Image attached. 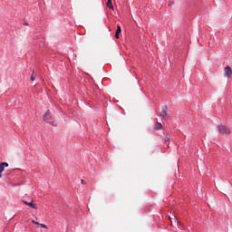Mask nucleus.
<instances>
[{"mask_svg": "<svg viewBox=\"0 0 232 232\" xmlns=\"http://www.w3.org/2000/svg\"><path fill=\"white\" fill-rule=\"evenodd\" d=\"M31 81H35V76H34V73L31 75Z\"/></svg>", "mask_w": 232, "mask_h": 232, "instance_id": "ddd939ff", "label": "nucleus"}, {"mask_svg": "<svg viewBox=\"0 0 232 232\" xmlns=\"http://www.w3.org/2000/svg\"><path fill=\"white\" fill-rule=\"evenodd\" d=\"M159 130H162V123L156 122L153 127L154 131H159Z\"/></svg>", "mask_w": 232, "mask_h": 232, "instance_id": "423d86ee", "label": "nucleus"}, {"mask_svg": "<svg viewBox=\"0 0 232 232\" xmlns=\"http://www.w3.org/2000/svg\"><path fill=\"white\" fill-rule=\"evenodd\" d=\"M224 75L227 79H231L232 69L228 65L224 68Z\"/></svg>", "mask_w": 232, "mask_h": 232, "instance_id": "7ed1b4c3", "label": "nucleus"}, {"mask_svg": "<svg viewBox=\"0 0 232 232\" xmlns=\"http://www.w3.org/2000/svg\"><path fill=\"white\" fill-rule=\"evenodd\" d=\"M121 32H122V30L121 29V25H117V30L115 33L116 39H119V35H121Z\"/></svg>", "mask_w": 232, "mask_h": 232, "instance_id": "6e6552de", "label": "nucleus"}, {"mask_svg": "<svg viewBox=\"0 0 232 232\" xmlns=\"http://www.w3.org/2000/svg\"><path fill=\"white\" fill-rule=\"evenodd\" d=\"M82 184H86V181L84 179H81Z\"/></svg>", "mask_w": 232, "mask_h": 232, "instance_id": "4468645a", "label": "nucleus"}, {"mask_svg": "<svg viewBox=\"0 0 232 232\" xmlns=\"http://www.w3.org/2000/svg\"><path fill=\"white\" fill-rule=\"evenodd\" d=\"M160 116L162 117V119H166L168 117V106H165L161 112L160 113Z\"/></svg>", "mask_w": 232, "mask_h": 232, "instance_id": "39448f33", "label": "nucleus"}, {"mask_svg": "<svg viewBox=\"0 0 232 232\" xmlns=\"http://www.w3.org/2000/svg\"><path fill=\"white\" fill-rule=\"evenodd\" d=\"M44 121L45 122H48L49 124H52V126H57L55 124V121H52V113H50V111H47L44 115Z\"/></svg>", "mask_w": 232, "mask_h": 232, "instance_id": "f03ea898", "label": "nucleus"}, {"mask_svg": "<svg viewBox=\"0 0 232 232\" xmlns=\"http://www.w3.org/2000/svg\"><path fill=\"white\" fill-rule=\"evenodd\" d=\"M32 223L34 224L35 226H40V227H43L44 229H48V227L44 224H41L35 220H32Z\"/></svg>", "mask_w": 232, "mask_h": 232, "instance_id": "0eeeda50", "label": "nucleus"}, {"mask_svg": "<svg viewBox=\"0 0 232 232\" xmlns=\"http://www.w3.org/2000/svg\"><path fill=\"white\" fill-rule=\"evenodd\" d=\"M2 173H3V171L0 170V179L3 178V174Z\"/></svg>", "mask_w": 232, "mask_h": 232, "instance_id": "2eb2a0df", "label": "nucleus"}, {"mask_svg": "<svg viewBox=\"0 0 232 232\" xmlns=\"http://www.w3.org/2000/svg\"><path fill=\"white\" fill-rule=\"evenodd\" d=\"M5 168H8V163L7 162H2L0 163V171H5Z\"/></svg>", "mask_w": 232, "mask_h": 232, "instance_id": "1a4fd4ad", "label": "nucleus"}, {"mask_svg": "<svg viewBox=\"0 0 232 232\" xmlns=\"http://www.w3.org/2000/svg\"><path fill=\"white\" fill-rule=\"evenodd\" d=\"M170 222H171V226H173V223L174 224H179V219H177V218L174 217L173 220H171Z\"/></svg>", "mask_w": 232, "mask_h": 232, "instance_id": "9b49d317", "label": "nucleus"}, {"mask_svg": "<svg viewBox=\"0 0 232 232\" xmlns=\"http://www.w3.org/2000/svg\"><path fill=\"white\" fill-rule=\"evenodd\" d=\"M22 202L24 203L25 206H29V208H32L33 209H37V204L34 203V200H32L31 202L22 200Z\"/></svg>", "mask_w": 232, "mask_h": 232, "instance_id": "20e7f679", "label": "nucleus"}, {"mask_svg": "<svg viewBox=\"0 0 232 232\" xmlns=\"http://www.w3.org/2000/svg\"><path fill=\"white\" fill-rule=\"evenodd\" d=\"M218 133H222L223 135H229L231 133V130L225 125L218 126Z\"/></svg>", "mask_w": 232, "mask_h": 232, "instance_id": "f257e3e1", "label": "nucleus"}, {"mask_svg": "<svg viewBox=\"0 0 232 232\" xmlns=\"http://www.w3.org/2000/svg\"><path fill=\"white\" fill-rule=\"evenodd\" d=\"M165 144L169 147V138L168 136L165 137Z\"/></svg>", "mask_w": 232, "mask_h": 232, "instance_id": "f8f14e48", "label": "nucleus"}, {"mask_svg": "<svg viewBox=\"0 0 232 232\" xmlns=\"http://www.w3.org/2000/svg\"><path fill=\"white\" fill-rule=\"evenodd\" d=\"M107 6L110 10H113V4L111 3V0L107 1Z\"/></svg>", "mask_w": 232, "mask_h": 232, "instance_id": "9d476101", "label": "nucleus"}]
</instances>
